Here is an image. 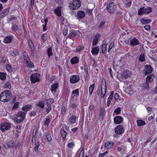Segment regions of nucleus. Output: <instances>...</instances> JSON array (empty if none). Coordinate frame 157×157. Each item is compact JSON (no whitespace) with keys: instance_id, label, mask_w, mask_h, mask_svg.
Masks as SVG:
<instances>
[{"instance_id":"1","label":"nucleus","mask_w":157,"mask_h":157,"mask_svg":"<svg viewBox=\"0 0 157 157\" xmlns=\"http://www.w3.org/2000/svg\"><path fill=\"white\" fill-rule=\"evenodd\" d=\"M12 98V94L10 91L6 90L1 93L0 95L1 101L7 102L9 101Z\"/></svg>"},{"instance_id":"2","label":"nucleus","mask_w":157,"mask_h":157,"mask_svg":"<svg viewBox=\"0 0 157 157\" xmlns=\"http://www.w3.org/2000/svg\"><path fill=\"white\" fill-rule=\"evenodd\" d=\"M14 120L17 123H21L25 117V113L23 111H20L15 115Z\"/></svg>"},{"instance_id":"3","label":"nucleus","mask_w":157,"mask_h":157,"mask_svg":"<svg viewBox=\"0 0 157 157\" xmlns=\"http://www.w3.org/2000/svg\"><path fill=\"white\" fill-rule=\"evenodd\" d=\"M116 8V6L114 2H110L109 3H107L106 9L109 13H114Z\"/></svg>"},{"instance_id":"4","label":"nucleus","mask_w":157,"mask_h":157,"mask_svg":"<svg viewBox=\"0 0 157 157\" xmlns=\"http://www.w3.org/2000/svg\"><path fill=\"white\" fill-rule=\"evenodd\" d=\"M81 5V2L79 0H75L71 2L69 5L71 9L76 10L79 8Z\"/></svg>"},{"instance_id":"5","label":"nucleus","mask_w":157,"mask_h":157,"mask_svg":"<svg viewBox=\"0 0 157 157\" xmlns=\"http://www.w3.org/2000/svg\"><path fill=\"white\" fill-rule=\"evenodd\" d=\"M124 131V129L123 126L121 125H119L117 126L115 128V132L116 134H121L123 133Z\"/></svg>"},{"instance_id":"6","label":"nucleus","mask_w":157,"mask_h":157,"mask_svg":"<svg viewBox=\"0 0 157 157\" xmlns=\"http://www.w3.org/2000/svg\"><path fill=\"white\" fill-rule=\"evenodd\" d=\"M153 70V68L150 65H146L145 66L144 72L145 75L151 73Z\"/></svg>"},{"instance_id":"7","label":"nucleus","mask_w":157,"mask_h":157,"mask_svg":"<svg viewBox=\"0 0 157 157\" xmlns=\"http://www.w3.org/2000/svg\"><path fill=\"white\" fill-rule=\"evenodd\" d=\"M80 80L79 77L76 75H73L70 78V82L72 83H75L78 82Z\"/></svg>"},{"instance_id":"8","label":"nucleus","mask_w":157,"mask_h":157,"mask_svg":"<svg viewBox=\"0 0 157 157\" xmlns=\"http://www.w3.org/2000/svg\"><path fill=\"white\" fill-rule=\"evenodd\" d=\"M30 79L32 82L35 83L37 82H39V78L37 77V74L35 73L32 74L30 77Z\"/></svg>"},{"instance_id":"9","label":"nucleus","mask_w":157,"mask_h":157,"mask_svg":"<svg viewBox=\"0 0 157 157\" xmlns=\"http://www.w3.org/2000/svg\"><path fill=\"white\" fill-rule=\"evenodd\" d=\"M113 120L114 123L117 124H120L123 121V118L119 116H117L115 117Z\"/></svg>"},{"instance_id":"10","label":"nucleus","mask_w":157,"mask_h":157,"mask_svg":"<svg viewBox=\"0 0 157 157\" xmlns=\"http://www.w3.org/2000/svg\"><path fill=\"white\" fill-rule=\"evenodd\" d=\"M114 145V143L112 141H107L105 144V147L107 149L111 148Z\"/></svg>"},{"instance_id":"11","label":"nucleus","mask_w":157,"mask_h":157,"mask_svg":"<svg viewBox=\"0 0 157 157\" xmlns=\"http://www.w3.org/2000/svg\"><path fill=\"white\" fill-rule=\"evenodd\" d=\"M77 14V19H82L85 16V13L82 11H79L78 12Z\"/></svg>"},{"instance_id":"12","label":"nucleus","mask_w":157,"mask_h":157,"mask_svg":"<svg viewBox=\"0 0 157 157\" xmlns=\"http://www.w3.org/2000/svg\"><path fill=\"white\" fill-rule=\"evenodd\" d=\"M131 74V73L128 70H126L124 71L121 74L122 77V78L124 77L125 78H128Z\"/></svg>"},{"instance_id":"13","label":"nucleus","mask_w":157,"mask_h":157,"mask_svg":"<svg viewBox=\"0 0 157 157\" xmlns=\"http://www.w3.org/2000/svg\"><path fill=\"white\" fill-rule=\"evenodd\" d=\"M54 102V100L52 98L46 99L44 101V104L47 106H51V105Z\"/></svg>"},{"instance_id":"14","label":"nucleus","mask_w":157,"mask_h":157,"mask_svg":"<svg viewBox=\"0 0 157 157\" xmlns=\"http://www.w3.org/2000/svg\"><path fill=\"white\" fill-rule=\"evenodd\" d=\"M11 29L13 32H15L17 30H18L19 32H22L21 29L18 26L15 24H13L12 25Z\"/></svg>"},{"instance_id":"15","label":"nucleus","mask_w":157,"mask_h":157,"mask_svg":"<svg viewBox=\"0 0 157 157\" xmlns=\"http://www.w3.org/2000/svg\"><path fill=\"white\" fill-rule=\"evenodd\" d=\"M130 44L133 46L138 45L139 44V42L137 39L135 38L132 39L130 41Z\"/></svg>"},{"instance_id":"16","label":"nucleus","mask_w":157,"mask_h":157,"mask_svg":"<svg viewBox=\"0 0 157 157\" xmlns=\"http://www.w3.org/2000/svg\"><path fill=\"white\" fill-rule=\"evenodd\" d=\"M13 36L12 35L6 36L4 40V42L6 43H10L13 39Z\"/></svg>"},{"instance_id":"17","label":"nucleus","mask_w":157,"mask_h":157,"mask_svg":"<svg viewBox=\"0 0 157 157\" xmlns=\"http://www.w3.org/2000/svg\"><path fill=\"white\" fill-rule=\"evenodd\" d=\"M59 84L56 83L53 84L52 86L51 87V91L52 93H55L56 92V89L57 88Z\"/></svg>"},{"instance_id":"18","label":"nucleus","mask_w":157,"mask_h":157,"mask_svg":"<svg viewBox=\"0 0 157 157\" xmlns=\"http://www.w3.org/2000/svg\"><path fill=\"white\" fill-rule=\"evenodd\" d=\"M61 7L59 6L57 8L55 9L54 12L58 17L61 16Z\"/></svg>"},{"instance_id":"19","label":"nucleus","mask_w":157,"mask_h":157,"mask_svg":"<svg viewBox=\"0 0 157 157\" xmlns=\"http://www.w3.org/2000/svg\"><path fill=\"white\" fill-rule=\"evenodd\" d=\"M29 44L30 48L31 51L32 53L34 54V45L32 40H29Z\"/></svg>"},{"instance_id":"20","label":"nucleus","mask_w":157,"mask_h":157,"mask_svg":"<svg viewBox=\"0 0 157 157\" xmlns=\"http://www.w3.org/2000/svg\"><path fill=\"white\" fill-rule=\"evenodd\" d=\"M32 107V106L31 105L28 104L21 108V109L24 111L27 112L31 109Z\"/></svg>"},{"instance_id":"21","label":"nucleus","mask_w":157,"mask_h":157,"mask_svg":"<svg viewBox=\"0 0 157 157\" xmlns=\"http://www.w3.org/2000/svg\"><path fill=\"white\" fill-rule=\"evenodd\" d=\"M79 61V59L77 56L73 57L71 60V63L72 64L77 63Z\"/></svg>"},{"instance_id":"22","label":"nucleus","mask_w":157,"mask_h":157,"mask_svg":"<svg viewBox=\"0 0 157 157\" xmlns=\"http://www.w3.org/2000/svg\"><path fill=\"white\" fill-rule=\"evenodd\" d=\"M60 132L61 135L63 138V140L64 141L67 135V132L64 130L63 128H62L61 129Z\"/></svg>"},{"instance_id":"23","label":"nucleus","mask_w":157,"mask_h":157,"mask_svg":"<svg viewBox=\"0 0 157 157\" xmlns=\"http://www.w3.org/2000/svg\"><path fill=\"white\" fill-rule=\"evenodd\" d=\"M106 86L105 83V81L104 82H102L101 86V92H103L106 93Z\"/></svg>"},{"instance_id":"24","label":"nucleus","mask_w":157,"mask_h":157,"mask_svg":"<svg viewBox=\"0 0 157 157\" xmlns=\"http://www.w3.org/2000/svg\"><path fill=\"white\" fill-rule=\"evenodd\" d=\"M154 78V75L152 74H151L147 76L146 78V81L150 83L151 81L153 80V79Z\"/></svg>"},{"instance_id":"25","label":"nucleus","mask_w":157,"mask_h":157,"mask_svg":"<svg viewBox=\"0 0 157 157\" xmlns=\"http://www.w3.org/2000/svg\"><path fill=\"white\" fill-rule=\"evenodd\" d=\"M125 91L128 94H130V93H132L133 92V89L132 87V85H129L128 86L125 90Z\"/></svg>"},{"instance_id":"26","label":"nucleus","mask_w":157,"mask_h":157,"mask_svg":"<svg viewBox=\"0 0 157 157\" xmlns=\"http://www.w3.org/2000/svg\"><path fill=\"white\" fill-rule=\"evenodd\" d=\"M76 118V116L73 115L68 119V121L71 123H74L75 122Z\"/></svg>"},{"instance_id":"27","label":"nucleus","mask_w":157,"mask_h":157,"mask_svg":"<svg viewBox=\"0 0 157 157\" xmlns=\"http://www.w3.org/2000/svg\"><path fill=\"white\" fill-rule=\"evenodd\" d=\"M99 51V49L98 47H93L92 48L91 52L93 54H97Z\"/></svg>"},{"instance_id":"28","label":"nucleus","mask_w":157,"mask_h":157,"mask_svg":"<svg viewBox=\"0 0 157 157\" xmlns=\"http://www.w3.org/2000/svg\"><path fill=\"white\" fill-rule=\"evenodd\" d=\"M105 109L103 107H102L100 111V114L99 115V118L103 119V117L104 115Z\"/></svg>"},{"instance_id":"29","label":"nucleus","mask_w":157,"mask_h":157,"mask_svg":"<svg viewBox=\"0 0 157 157\" xmlns=\"http://www.w3.org/2000/svg\"><path fill=\"white\" fill-rule=\"evenodd\" d=\"M7 146L9 147L13 148L15 145V143L13 140H10L8 143Z\"/></svg>"},{"instance_id":"30","label":"nucleus","mask_w":157,"mask_h":157,"mask_svg":"<svg viewBox=\"0 0 157 157\" xmlns=\"http://www.w3.org/2000/svg\"><path fill=\"white\" fill-rule=\"evenodd\" d=\"M99 35H97L95 36L93 42V45H95L97 44L98 40L99 38Z\"/></svg>"},{"instance_id":"31","label":"nucleus","mask_w":157,"mask_h":157,"mask_svg":"<svg viewBox=\"0 0 157 157\" xmlns=\"http://www.w3.org/2000/svg\"><path fill=\"white\" fill-rule=\"evenodd\" d=\"M141 22L143 24H148L150 23L151 21V20H146L144 18H142L140 20Z\"/></svg>"},{"instance_id":"32","label":"nucleus","mask_w":157,"mask_h":157,"mask_svg":"<svg viewBox=\"0 0 157 157\" xmlns=\"http://www.w3.org/2000/svg\"><path fill=\"white\" fill-rule=\"evenodd\" d=\"M137 126H143L146 124V123L144 121L141 120L137 121Z\"/></svg>"},{"instance_id":"33","label":"nucleus","mask_w":157,"mask_h":157,"mask_svg":"<svg viewBox=\"0 0 157 157\" xmlns=\"http://www.w3.org/2000/svg\"><path fill=\"white\" fill-rule=\"evenodd\" d=\"M145 9V14L149 13L151 12L152 11V8L150 7H147Z\"/></svg>"},{"instance_id":"34","label":"nucleus","mask_w":157,"mask_h":157,"mask_svg":"<svg viewBox=\"0 0 157 157\" xmlns=\"http://www.w3.org/2000/svg\"><path fill=\"white\" fill-rule=\"evenodd\" d=\"M77 34L75 30L73 31L71 33L69 34V37L70 39L72 37H74L76 36Z\"/></svg>"},{"instance_id":"35","label":"nucleus","mask_w":157,"mask_h":157,"mask_svg":"<svg viewBox=\"0 0 157 157\" xmlns=\"http://www.w3.org/2000/svg\"><path fill=\"white\" fill-rule=\"evenodd\" d=\"M145 9L144 7L140 8L138 12V14L139 15H141L143 14H145Z\"/></svg>"},{"instance_id":"36","label":"nucleus","mask_w":157,"mask_h":157,"mask_svg":"<svg viewBox=\"0 0 157 157\" xmlns=\"http://www.w3.org/2000/svg\"><path fill=\"white\" fill-rule=\"evenodd\" d=\"M149 82L146 81V82L143 83L142 84L143 89H148L149 88Z\"/></svg>"},{"instance_id":"37","label":"nucleus","mask_w":157,"mask_h":157,"mask_svg":"<svg viewBox=\"0 0 157 157\" xmlns=\"http://www.w3.org/2000/svg\"><path fill=\"white\" fill-rule=\"evenodd\" d=\"M107 44H104L102 45V51L103 53H105L106 52Z\"/></svg>"},{"instance_id":"38","label":"nucleus","mask_w":157,"mask_h":157,"mask_svg":"<svg viewBox=\"0 0 157 157\" xmlns=\"http://www.w3.org/2000/svg\"><path fill=\"white\" fill-rule=\"evenodd\" d=\"M95 87V84H93L90 86L89 88V94L91 95Z\"/></svg>"},{"instance_id":"39","label":"nucleus","mask_w":157,"mask_h":157,"mask_svg":"<svg viewBox=\"0 0 157 157\" xmlns=\"http://www.w3.org/2000/svg\"><path fill=\"white\" fill-rule=\"evenodd\" d=\"M44 21L45 22V24L42 25V26L43 27V30L44 31H46L47 30V29L46 28V25L47 23L48 22V18H45L44 20Z\"/></svg>"},{"instance_id":"40","label":"nucleus","mask_w":157,"mask_h":157,"mask_svg":"<svg viewBox=\"0 0 157 157\" xmlns=\"http://www.w3.org/2000/svg\"><path fill=\"white\" fill-rule=\"evenodd\" d=\"M6 78V74L4 73L0 72V79L3 80L5 79Z\"/></svg>"},{"instance_id":"41","label":"nucleus","mask_w":157,"mask_h":157,"mask_svg":"<svg viewBox=\"0 0 157 157\" xmlns=\"http://www.w3.org/2000/svg\"><path fill=\"white\" fill-rule=\"evenodd\" d=\"M36 106H39L42 108H44V103L42 101H40L36 104Z\"/></svg>"},{"instance_id":"42","label":"nucleus","mask_w":157,"mask_h":157,"mask_svg":"<svg viewBox=\"0 0 157 157\" xmlns=\"http://www.w3.org/2000/svg\"><path fill=\"white\" fill-rule=\"evenodd\" d=\"M139 60L141 62H143L145 60V58L144 55L143 53H141L139 58Z\"/></svg>"},{"instance_id":"43","label":"nucleus","mask_w":157,"mask_h":157,"mask_svg":"<svg viewBox=\"0 0 157 157\" xmlns=\"http://www.w3.org/2000/svg\"><path fill=\"white\" fill-rule=\"evenodd\" d=\"M47 53L49 57H50L52 55V53L51 48L50 47L48 48L47 50Z\"/></svg>"},{"instance_id":"44","label":"nucleus","mask_w":157,"mask_h":157,"mask_svg":"<svg viewBox=\"0 0 157 157\" xmlns=\"http://www.w3.org/2000/svg\"><path fill=\"white\" fill-rule=\"evenodd\" d=\"M40 144L39 142H37L35 144L34 147V150L35 152H37L38 149V147L40 146Z\"/></svg>"},{"instance_id":"45","label":"nucleus","mask_w":157,"mask_h":157,"mask_svg":"<svg viewBox=\"0 0 157 157\" xmlns=\"http://www.w3.org/2000/svg\"><path fill=\"white\" fill-rule=\"evenodd\" d=\"M26 64L28 67H33L34 66V65L33 63L30 60L28 62L26 63Z\"/></svg>"},{"instance_id":"46","label":"nucleus","mask_w":157,"mask_h":157,"mask_svg":"<svg viewBox=\"0 0 157 157\" xmlns=\"http://www.w3.org/2000/svg\"><path fill=\"white\" fill-rule=\"evenodd\" d=\"M121 112V109L120 107L116 109L114 111V113H116V114L118 115Z\"/></svg>"},{"instance_id":"47","label":"nucleus","mask_w":157,"mask_h":157,"mask_svg":"<svg viewBox=\"0 0 157 157\" xmlns=\"http://www.w3.org/2000/svg\"><path fill=\"white\" fill-rule=\"evenodd\" d=\"M11 54L13 56H17L19 54L18 52L16 51H12L11 52Z\"/></svg>"},{"instance_id":"48","label":"nucleus","mask_w":157,"mask_h":157,"mask_svg":"<svg viewBox=\"0 0 157 157\" xmlns=\"http://www.w3.org/2000/svg\"><path fill=\"white\" fill-rule=\"evenodd\" d=\"M4 87L5 88H8L10 89L11 87V85L10 82H7L5 84Z\"/></svg>"},{"instance_id":"49","label":"nucleus","mask_w":157,"mask_h":157,"mask_svg":"<svg viewBox=\"0 0 157 157\" xmlns=\"http://www.w3.org/2000/svg\"><path fill=\"white\" fill-rule=\"evenodd\" d=\"M45 136L47 138V140L48 141L50 142L51 141L52 139L51 136V135L49 134L48 133L46 134V135Z\"/></svg>"},{"instance_id":"50","label":"nucleus","mask_w":157,"mask_h":157,"mask_svg":"<svg viewBox=\"0 0 157 157\" xmlns=\"http://www.w3.org/2000/svg\"><path fill=\"white\" fill-rule=\"evenodd\" d=\"M6 70L9 72H11L12 70L11 69V67L8 64H6Z\"/></svg>"},{"instance_id":"51","label":"nucleus","mask_w":157,"mask_h":157,"mask_svg":"<svg viewBox=\"0 0 157 157\" xmlns=\"http://www.w3.org/2000/svg\"><path fill=\"white\" fill-rule=\"evenodd\" d=\"M67 27L66 26L64 27L63 29V34L65 36L67 34Z\"/></svg>"},{"instance_id":"52","label":"nucleus","mask_w":157,"mask_h":157,"mask_svg":"<svg viewBox=\"0 0 157 157\" xmlns=\"http://www.w3.org/2000/svg\"><path fill=\"white\" fill-rule=\"evenodd\" d=\"M51 120L49 118H47L46 119L45 121L44 122V124L45 125H48L50 122Z\"/></svg>"},{"instance_id":"53","label":"nucleus","mask_w":157,"mask_h":157,"mask_svg":"<svg viewBox=\"0 0 157 157\" xmlns=\"http://www.w3.org/2000/svg\"><path fill=\"white\" fill-rule=\"evenodd\" d=\"M114 47V42L111 43L109 47L108 52H109L110 50Z\"/></svg>"},{"instance_id":"54","label":"nucleus","mask_w":157,"mask_h":157,"mask_svg":"<svg viewBox=\"0 0 157 157\" xmlns=\"http://www.w3.org/2000/svg\"><path fill=\"white\" fill-rule=\"evenodd\" d=\"M46 34H43L42 35L41 39L44 42H45L47 40Z\"/></svg>"},{"instance_id":"55","label":"nucleus","mask_w":157,"mask_h":157,"mask_svg":"<svg viewBox=\"0 0 157 157\" xmlns=\"http://www.w3.org/2000/svg\"><path fill=\"white\" fill-rule=\"evenodd\" d=\"M84 48V47H83V46H80L79 47H78L77 48H76V51L77 52H80L81 51L83 50Z\"/></svg>"},{"instance_id":"56","label":"nucleus","mask_w":157,"mask_h":157,"mask_svg":"<svg viewBox=\"0 0 157 157\" xmlns=\"http://www.w3.org/2000/svg\"><path fill=\"white\" fill-rule=\"evenodd\" d=\"M73 94H74L75 96H77L79 94L78 90L77 89L72 91Z\"/></svg>"},{"instance_id":"57","label":"nucleus","mask_w":157,"mask_h":157,"mask_svg":"<svg viewBox=\"0 0 157 157\" xmlns=\"http://www.w3.org/2000/svg\"><path fill=\"white\" fill-rule=\"evenodd\" d=\"M19 105V103L18 102H15L13 107V108L14 109H17L18 108Z\"/></svg>"},{"instance_id":"58","label":"nucleus","mask_w":157,"mask_h":157,"mask_svg":"<svg viewBox=\"0 0 157 157\" xmlns=\"http://www.w3.org/2000/svg\"><path fill=\"white\" fill-rule=\"evenodd\" d=\"M36 115V112L34 111H32L30 114V116L31 117H32V116L35 117Z\"/></svg>"},{"instance_id":"59","label":"nucleus","mask_w":157,"mask_h":157,"mask_svg":"<svg viewBox=\"0 0 157 157\" xmlns=\"http://www.w3.org/2000/svg\"><path fill=\"white\" fill-rule=\"evenodd\" d=\"M24 58L25 60L26 61V63H27V62H28L30 60V59L28 56L27 55H26L25 56H24Z\"/></svg>"},{"instance_id":"60","label":"nucleus","mask_w":157,"mask_h":157,"mask_svg":"<svg viewBox=\"0 0 157 157\" xmlns=\"http://www.w3.org/2000/svg\"><path fill=\"white\" fill-rule=\"evenodd\" d=\"M74 146V144L73 142L69 143L67 145V147L68 148H71L73 147Z\"/></svg>"},{"instance_id":"61","label":"nucleus","mask_w":157,"mask_h":157,"mask_svg":"<svg viewBox=\"0 0 157 157\" xmlns=\"http://www.w3.org/2000/svg\"><path fill=\"white\" fill-rule=\"evenodd\" d=\"M108 153L107 151L105 152L100 154L99 155V157H103L105 154H106Z\"/></svg>"},{"instance_id":"62","label":"nucleus","mask_w":157,"mask_h":157,"mask_svg":"<svg viewBox=\"0 0 157 157\" xmlns=\"http://www.w3.org/2000/svg\"><path fill=\"white\" fill-rule=\"evenodd\" d=\"M47 106L48 107L46 108V112L48 113L51 109V106Z\"/></svg>"},{"instance_id":"63","label":"nucleus","mask_w":157,"mask_h":157,"mask_svg":"<svg viewBox=\"0 0 157 157\" xmlns=\"http://www.w3.org/2000/svg\"><path fill=\"white\" fill-rule=\"evenodd\" d=\"M6 128V126L4 125L3 126H1V129L2 132H4L5 130H8V129H7V128Z\"/></svg>"},{"instance_id":"64","label":"nucleus","mask_w":157,"mask_h":157,"mask_svg":"<svg viewBox=\"0 0 157 157\" xmlns=\"http://www.w3.org/2000/svg\"><path fill=\"white\" fill-rule=\"evenodd\" d=\"M84 154V151H82V150L80 152L79 155H78V157H83Z\"/></svg>"}]
</instances>
